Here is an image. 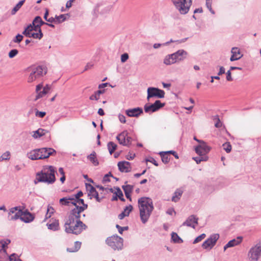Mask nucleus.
<instances>
[{
    "label": "nucleus",
    "mask_w": 261,
    "mask_h": 261,
    "mask_svg": "<svg viewBox=\"0 0 261 261\" xmlns=\"http://www.w3.org/2000/svg\"><path fill=\"white\" fill-rule=\"evenodd\" d=\"M54 208L52 206L48 205L46 214L45 215V219L49 218L51 216V215L54 213Z\"/></svg>",
    "instance_id": "ea45409f"
},
{
    "label": "nucleus",
    "mask_w": 261,
    "mask_h": 261,
    "mask_svg": "<svg viewBox=\"0 0 261 261\" xmlns=\"http://www.w3.org/2000/svg\"><path fill=\"white\" fill-rule=\"evenodd\" d=\"M226 80L229 82L233 81V78L231 76V72L229 70L226 72Z\"/></svg>",
    "instance_id": "5fc2aeb1"
},
{
    "label": "nucleus",
    "mask_w": 261,
    "mask_h": 261,
    "mask_svg": "<svg viewBox=\"0 0 261 261\" xmlns=\"http://www.w3.org/2000/svg\"><path fill=\"white\" fill-rule=\"evenodd\" d=\"M44 24H47V23L44 22L40 16H36L33 20L32 24L29 25L22 34L26 37L41 39L43 37V34L40 27Z\"/></svg>",
    "instance_id": "f03ea898"
},
{
    "label": "nucleus",
    "mask_w": 261,
    "mask_h": 261,
    "mask_svg": "<svg viewBox=\"0 0 261 261\" xmlns=\"http://www.w3.org/2000/svg\"><path fill=\"white\" fill-rule=\"evenodd\" d=\"M250 261H257L261 257V244L258 243L252 247L248 253Z\"/></svg>",
    "instance_id": "1a4fd4ad"
},
{
    "label": "nucleus",
    "mask_w": 261,
    "mask_h": 261,
    "mask_svg": "<svg viewBox=\"0 0 261 261\" xmlns=\"http://www.w3.org/2000/svg\"><path fill=\"white\" fill-rule=\"evenodd\" d=\"M24 2V0L20 1L13 8L12 11V14H14L21 8Z\"/></svg>",
    "instance_id": "79ce46f5"
},
{
    "label": "nucleus",
    "mask_w": 261,
    "mask_h": 261,
    "mask_svg": "<svg viewBox=\"0 0 261 261\" xmlns=\"http://www.w3.org/2000/svg\"><path fill=\"white\" fill-rule=\"evenodd\" d=\"M118 118L120 121L123 123H125L126 122L125 117L122 114H119L118 115Z\"/></svg>",
    "instance_id": "052dcab7"
},
{
    "label": "nucleus",
    "mask_w": 261,
    "mask_h": 261,
    "mask_svg": "<svg viewBox=\"0 0 261 261\" xmlns=\"http://www.w3.org/2000/svg\"><path fill=\"white\" fill-rule=\"evenodd\" d=\"M34 219L33 215L27 211H23L21 214L20 219L25 223H29L32 221Z\"/></svg>",
    "instance_id": "393cba45"
},
{
    "label": "nucleus",
    "mask_w": 261,
    "mask_h": 261,
    "mask_svg": "<svg viewBox=\"0 0 261 261\" xmlns=\"http://www.w3.org/2000/svg\"><path fill=\"white\" fill-rule=\"evenodd\" d=\"M81 243L78 241L74 243L73 246L67 248V251L69 252H75L77 251L81 248Z\"/></svg>",
    "instance_id": "7c9ffc66"
},
{
    "label": "nucleus",
    "mask_w": 261,
    "mask_h": 261,
    "mask_svg": "<svg viewBox=\"0 0 261 261\" xmlns=\"http://www.w3.org/2000/svg\"><path fill=\"white\" fill-rule=\"evenodd\" d=\"M219 238V235L218 233L211 235L209 238L203 243L202 247L205 249H211L215 245Z\"/></svg>",
    "instance_id": "ddd939ff"
},
{
    "label": "nucleus",
    "mask_w": 261,
    "mask_h": 261,
    "mask_svg": "<svg viewBox=\"0 0 261 261\" xmlns=\"http://www.w3.org/2000/svg\"><path fill=\"white\" fill-rule=\"evenodd\" d=\"M23 39V36L20 34H18L16 37L14 42L19 43L22 41Z\"/></svg>",
    "instance_id": "bf43d9fd"
},
{
    "label": "nucleus",
    "mask_w": 261,
    "mask_h": 261,
    "mask_svg": "<svg viewBox=\"0 0 261 261\" xmlns=\"http://www.w3.org/2000/svg\"><path fill=\"white\" fill-rule=\"evenodd\" d=\"M59 202L62 205H74L75 208L72 210H79V208L80 207L86 206L87 208L88 207L87 204L84 203L83 199L77 201L76 199L72 197H66L62 198L60 199Z\"/></svg>",
    "instance_id": "423d86ee"
},
{
    "label": "nucleus",
    "mask_w": 261,
    "mask_h": 261,
    "mask_svg": "<svg viewBox=\"0 0 261 261\" xmlns=\"http://www.w3.org/2000/svg\"><path fill=\"white\" fill-rule=\"evenodd\" d=\"M232 55L230 57V60L231 61H234L241 59L242 57V55L241 54L240 49L238 47H233L231 49Z\"/></svg>",
    "instance_id": "5701e85b"
},
{
    "label": "nucleus",
    "mask_w": 261,
    "mask_h": 261,
    "mask_svg": "<svg viewBox=\"0 0 261 261\" xmlns=\"http://www.w3.org/2000/svg\"><path fill=\"white\" fill-rule=\"evenodd\" d=\"M47 21L49 22L50 23H57L56 17H50L48 20H47Z\"/></svg>",
    "instance_id": "774afa93"
},
{
    "label": "nucleus",
    "mask_w": 261,
    "mask_h": 261,
    "mask_svg": "<svg viewBox=\"0 0 261 261\" xmlns=\"http://www.w3.org/2000/svg\"><path fill=\"white\" fill-rule=\"evenodd\" d=\"M173 54L171 55H168L166 56L164 60V63L167 65H169L175 63L176 62V60H175V57H174Z\"/></svg>",
    "instance_id": "cd10ccee"
},
{
    "label": "nucleus",
    "mask_w": 261,
    "mask_h": 261,
    "mask_svg": "<svg viewBox=\"0 0 261 261\" xmlns=\"http://www.w3.org/2000/svg\"><path fill=\"white\" fill-rule=\"evenodd\" d=\"M225 73V68L223 67H220L219 71L218 73V75H222Z\"/></svg>",
    "instance_id": "338daca9"
},
{
    "label": "nucleus",
    "mask_w": 261,
    "mask_h": 261,
    "mask_svg": "<svg viewBox=\"0 0 261 261\" xmlns=\"http://www.w3.org/2000/svg\"><path fill=\"white\" fill-rule=\"evenodd\" d=\"M86 188L88 192V196H90V199L95 198L97 201L100 202L103 196H99L98 192L90 184H86Z\"/></svg>",
    "instance_id": "2eb2a0df"
},
{
    "label": "nucleus",
    "mask_w": 261,
    "mask_h": 261,
    "mask_svg": "<svg viewBox=\"0 0 261 261\" xmlns=\"http://www.w3.org/2000/svg\"><path fill=\"white\" fill-rule=\"evenodd\" d=\"M165 106L164 103H162L160 100H156L154 103L150 105H145L144 111L146 113L154 112Z\"/></svg>",
    "instance_id": "f3484780"
},
{
    "label": "nucleus",
    "mask_w": 261,
    "mask_h": 261,
    "mask_svg": "<svg viewBox=\"0 0 261 261\" xmlns=\"http://www.w3.org/2000/svg\"><path fill=\"white\" fill-rule=\"evenodd\" d=\"M23 211L21 206H16L11 208L9 212L8 217L11 220L20 219Z\"/></svg>",
    "instance_id": "4468645a"
},
{
    "label": "nucleus",
    "mask_w": 261,
    "mask_h": 261,
    "mask_svg": "<svg viewBox=\"0 0 261 261\" xmlns=\"http://www.w3.org/2000/svg\"><path fill=\"white\" fill-rule=\"evenodd\" d=\"M47 69L41 66H34L31 68V72L28 77L27 81L29 83H33L46 74Z\"/></svg>",
    "instance_id": "39448f33"
},
{
    "label": "nucleus",
    "mask_w": 261,
    "mask_h": 261,
    "mask_svg": "<svg viewBox=\"0 0 261 261\" xmlns=\"http://www.w3.org/2000/svg\"><path fill=\"white\" fill-rule=\"evenodd\" d=\"M46 113L45 112H39V111H37L36 113V115L37 116H38L40 118H43L44 117V116L45 115Z\"/></svg>",
    "instance_id": "680f3d73"
},
{
    "label": "nucleus",
    "mask_w": 261,
    "mask_h": 261,
    "mask_svg": "<svg viewBox=\"0 0 261 261\" xmlns=\"http://www.w3.org/2000/svg\"><path fill=\"white\" fill-rule=\"evenodd\" d=\"M210 150L211 147L203 141L200 142V144L195 148L196 152L200 156L208 153Z\"/></svg>",
    "instance_id": "a211bd4d"
},
{
    "label": "nucleus",
    "mask_w": 261,
    "mask_h": 261,
    "mask_svg": "<svg viewBox=\"0 0 261 261\" xmlns=\"http://www.w3.org/2000/svg\"><path fill=\"white\" fill-rule=\"evenodd\" d=\"M116 227L118 228L119 232L121 234L122 233L124 230L127 229V227H121L120 226H119V225H117Z\"/></svg>",
    "instance_id": "13d9d810"
},
{
    "label": "nucleus",
    "mask_w": 261,
    "mask_h": 261,
    "mask_svg": "<svg viewBox=\"0 0 261 261\" xmlns=\"http://www.w3.org/2000/svg\"><path fill=\"white\" fill-rule=\"evenodd\" d=\"M39 156H41L40 160L47 159L50 155H55L56 150L52 148H41L38 149Z\"/></svg>",
    "instance_id": "dca6fc26"
},
{
    "label": "nucleus",
    "mask_w": 261,
    "mask_h": 261,
    "mask_svg": "<svg viewBox=\"0 0 261 261\" xmlns=\"http://www.w3.org/2000/svg\"><path fill=\"white\" fill-rule=\"evenodd\" d=\"M146 161L152 163L156 166H158V164L157 163V162L152 158H150L149 159L147 160Z\"/></svg>",
    "instance_id": "0e129e2a"
},
{
    "label": "nucleus",
    "mask_w": 261,
    "mask_h": 261,
    "mask_svg": "<svg viewBox=\"0 0 261 261\" xmlns=\"http://www.w3.org/2000/svg\"><path fill=\"white\" fill-rule=\"evenodd\" d=\"M57 23H61L66 19V16L64 14H61L59 16H56Z\"/></svg>",
    "instance_id": "49530a36"
},
{
    "label": "nucleus",
    "mask_w": 261,
    "mask_h": 261,
    "mask_svg": "<svg viewBox=\"0 0 261 261\" xmlns=\"http://www.w3.org/2000/svg\"><path fill=\"white\" fill-rule=\"evenodd\" d=\"M211 4H212V0H206V6H207V7L208 8V9L210 10V11L213 13V14H214V11L212 10V6H211Z\"/></svg>",
    "instance_id": "6e6d98bb"
},
{
    "label": "nucleus",
    "mask_w": 261,
    "mask_h": 261,
    "mask_svg": "<svg viewBox=\"0 0 261 261\" xmlns=\"http://www.w3.org/2000/svg\"><path fill=\"white\" fill-rule=\"evenodd\" d=\"M176 62L181 61L186 58L187 53L184 50H179L175 53H173Z\"/></svg>",
    "instance_id": "a878e982"
},
{
    "label": "nucleus",
    "mask_w": 261,
    "mask_h": 261,
    "mask_svg": "<svg viewBox=\"0 0 261 261\" xmlns=\"http://www.w3.org/2000/svg\"><path fill=\"white\" fill-rule=\"evenodd\" d=\"M214 120H216V123L215 124V126L216 127L219 128L222 126V123L221 122L218 116H215Z\"/></svg>",
    "instance_id": "09e8293b"
},
{
    "label": "nucleus",
    "mask_w": 261,
    "mask_h": 261,
    "mask_svg": "<svg viewBox=\"0 0 261 261\" xmlns=\"http://www.w3.org/2000/svg\"><path fill=\"white\" fill-rule=\"evenodd\" d=\"M88 159L94 166H97L98 165L99 163L96 158V153L95 152H93L91 154L88 156Z\"/></svg>",
    "instance_id": "473e14b6"
},
{
    "label": "nucleus",
    "mask_w": 261,
    "mask_h": 261,
    "mask_svg": "<svg viewBox=\"0 0 261 261\" xmlns=\"http://www.w3.org/2000/svg\"><path fill=\"white\" fill-rule=\"evenodd\" d=\"M118 167L119 170L122 172H128L132 170L130 163L127 161L118 162Z\"/></svg>",
    "instance_id": "6ab92c4d"
},
{
    "label": "nucleus",
    "mask_w": 261,
    "mask_h": 261,
    "mask_svg": "<svg viewBox=\"0 0 261 261\" xmlns=\"http://www.w3.org/2000/svg\"><path fill=\"white\" fill-rule=\"evenodd\" d=\"M47 133V130L42 128H39L37 130L34 132L33 137L34 138L37 139L45 135Z\"/></svg>",
    "instance_id": "2f4dec72"
},
{
    "label": "nucleus",
    "mask_w": 261,
    "mask_h": 261,
    "mask_svg": "<svg viewBox=\"0 0 261 261\" xmlns=\"http://www.w3.org/2000/svg\"><path fill=\"white\" fill-rule=\"evenodd\" d=\"M83 195V192L82 191H79L76 195H75L74 196H72V197H74L75 199L77 200V201H78L82 199H80L79 198L82 196Z\"/></svg>",
    "instance_id": "4d7b16f0"
},
{
    "label": "nucleus",
    "mask_w": 261,
    "mask_h": 261,
    "mask_svg": "<svg viewBox=\"0 0 261 261\" xmlns=\"http://www.w3.org/2000/svg\"><path fill=\"white\" fill-rule=\"evenodd\" d=\"M106 244L114 250L121 249L123 247V240L118 236L108 237L106 240Z\"/></svg>",
    "instance_id": "6e6552de"
},
{
    "label": "nucleus",
    "mask_w": 261,
    "mask_h": 261,
    "mask_svg": "<svg viewBox=\"0 0 261 261\" xmlns=\"http://www.w3.org/2000/svg\"><path fill=\"white\" fill-rule=\"evenodd\" d=\"M18 51L17 49H12L9 52V57L10 58H12L14 57L15 56H16L18 54Z\"/></svg>",
    "instance_id": "3c124183"
},
{
    "label": "nucleus",
    "mask_w": 261,
    "mask_h": 261,
    "mask_svg": "<svg viewBox=\"0 0 261 261\" xmlns=\"http://www.w3.org/2000/svg\"><path fill=\"white\" fill-rule=\"evenodd\" d=\"M117 145L113 142H110L108 144V148L110 154H112L116 149Z\"/></svg>",
    "instance_id": "e433bc0d"
},
{
    "label": "nucleus",
    "mask_w": 261,
    "mask_h": 261,
    "mask_svg": "<svg viewBox=\"0 0 261 261\" xmlns=\"http://www.w3.org/2000/svg\"><path fill=\"white\" fill-rule=\"evenodd\" d=\"M207 157L205 156L193 158V159L197 164L200 163L201 161H206L207 160Z\"/></svg>",
    "instance_id": "c03bdc74"
},
{
    "label": "nucleus",
    "mask_w": 261,
    "mask_h": 261,
    "mask_svg": "<svg viewBox=\"0 0 261 261\" xmlns=\"http://www.w3.org/2000/svg\"><path fill=\"white\" fill-rule=\"evenodd\" d=\"M165 92L156 88L149 87L147 89V99L149 100L151 97H156L159 98H164L165 96Z\"/></svg>",
    "instance_id": "f8f14e48"
},
{
    "label": "nucleus",
    "mask_w": 261,
    "mask_h": 261,
    "mask_svg": "<svg viewBox=\"0 0 261 261\" xmlns=\"http://www.w3.org/2000/svg\"><path fill=\"white\" fill-rule=\"evenodd\" d=\"M110 181V179H109V175H106L103 178V179H102V181L103 182H109Z\"/></svg>",
    "instance_id": "69168bd1"
},
{
    "label": "nucleus",
    "mask_w": 261,
    "mask_h": 261,
    "mask_svg": "<svg viewBox=\"0 0 261 261\" xmlns=\"http://www.w3.org/2000/svg\"><path fill=\"white\" fill-rule=\"evenodd\" d=\"M129 58L128 55L127 53L122 54L121 56V61L122 63L126 62Z\"/></svg>",
    "instance_id": "603ef678"
},
{
    "label": "nucleus",
    "mask_w": 261,
    "mask_h": 261,
    "mask_svg": "<svg viewBox=\"0 0 261 261\" xmlns=\"http://www.w3.org/2000/svg\"><path fill=\"white\" fill-rule=\"evenodd\" d=\"M11 241L9 239L0 240V244L1 245L2 248L1 249H4L7 250L8 245L10 243Z\"/></svg>",
    "instance_id": "58836bf2"
},
{
    "label": "nucleus",
    "mask_w": 261,
    "mask_h": 261,
    "mask_svg": "<svg viewBox=\"0 0 261 261\" xmlns=\"http://www.w3.org/2000/svg\"><path fill=\"white\" fill-rule=\"evenodd\" d=\"M48 229L57 230L59 229V221L56 219H52L50 223L47 224Z\"/></svg>",
    "instance_id": "c756f323"
},
{
    "label": "nucleus",
    "mask_w": 261,
    "mask_h": 261,
    "mask_svg": "<svg viewBox=\"0 0 261 261\" xmlns=\"http://www.w3.org/2000/svg\"><path fill=\"white\" fill-rule=\"evenodd\" d=\"M51 86L49 85H46L43 87V83H40L36 86V92L37 95L35 100L44 96L50 90Z\"/></svg>",
    "instance_id": "9d476101"
},
{
    "label": "nucleus",
    "mask_w": 261,
    "mask_h": 261,
    "mask_svg": "<svg viewBox=\"0 0 261 261\" xmlns=\"http://www.w3.org/2000/svg\"><path fill=\"white\" fill-rule=\"evenodd\" d=\"M119 143L123 146H129L132 144V138L128 136L127 130H124L116 137Z\"/></svg>",
    "instance_id": "9b49d317"
},
{
    "label": "nucleus",
    "mask_w": 261,
    "mask_h": 261,
    "mask_svg": "<svg viewBox=\"0 0 261 261\" xmlns=\"http://www.w3.org/2000/svg\"><path fill=\"white\" fill-rule=\"evenodd\" d=\"M10 153L9 151H7L3 153L0 158V161L8 160L10 158Z\"/></svg>",
    "instance_id": "8fccbe9b"
},
{
    "label": "nucleus",
    "mask_w": 261,
    "mask_h": 261,
    "mask_svg": "<svg viewBox=\"0 0 261 261\" xmlns=\"http://www.w3.org/2000/svg\"><path fill=\"white\" fill-rule=\"evenodd\" d=\"M135 156V154L129 153L126 156V159L128 160H133Z\"/></svg>",
    "instance_id": "e2e57ef3"
},
{
    "label": "nucleus",
    "mask_w": 261,
    "mask_h": 261,
    "mask_svg": "<svg viewBox=\"0 0 261 261\" xmlns=\"http://www.w3.org/2000/svg\"><path fill=\"white\" fill-rule=\"evenodd\" d=\"M171 238H172V240L175 243H179V242H180V241H181V240L179 237V236L177 235V234L176 233H175V232H173L172 233Z\"/></svg>",
    "instance_id": "a18cd8bd"
},
{
    "label": "nucleus",
    "mask_w": 261,
    "mask_h": 261,
    "mask_svg": "<svg viewBox=\"0 0 261 261\" xmlns=\"http://www.w3.org/2000/svg\"><path fill=\"white\" fill-rule=\"evenodd\" d=\"M140 216L143 223H145L149 218L154 207L151 198L143 197L138 199Z\"/></svg>",
    "instance_id": "7ed1b4c3"
},
{
    "label": "nucleus",
    "mask_w": 261,
    "mask_h": 261,
    "mask_svg": "<svg viewBox=\"0 0 261 261\" xmlns=\"http://www.w3.org/2000/svg\"><path fill=\"white\" fill-rule=\"evenodd\" d=\"M172 2L181 14H187L192 5V0H172Z\"/></svg>",
    "instance_id": "0eeeda50"
},
{
    "label": "nucleus",
    "mask_w": 261,
    "mask_h": 261,
    "mask_svg": "<svg viewBox=\"0 0 261 261\" xmlns=\"http://www.w3.org/2000/svg\"><path fill=\"white\" fill-rule=\"evenodd\" d=\"M183 191L180 189H177L174 193V195L172 196V200L174 202L177 201L180 198Z\"/></svg>",
    "instance_id": "f704fd0d"
},
{
    "label": "nucleus",
    "mask_w": 261,
    "mask_h": 261,
    "mask_svg": "<svg viewBox=\"0 0 261 261\" xmlns=\"http://www.w3.org/2000/svg\"><path fill=\"white\" fill-rule=\"evenodd\" d=\"M55 173V169L53 166H44L40 172L37 173L36 179L38 182L53 184L56 180Z\"/></svg>",
    "instance_id": "20e7f679"
},
{
    "label": "nucleus",
    "mask_w": 261,
    "mask_h": 261,
    "mask_svg": "<svg viewBox=\"0 0 261 261\" xmlns=\"http://www.w3.org/2000/svg\"><path fill=\"white\" fill-rule=\"evenodd\" d=\"M79 210H72L64 224L67 233L79 234L86 229L87 226L80 220L81 213L86 208V206L79 208Z\"/></svg>",
    "instance_id": "f257e3e1"
},
{
    "label": "nucleus",
    "mask_w": 261,
    "mask_h": 261,
    "mask_svg": "<svg viewBox=\"0 0 261 261\" xmlns=\"http://www.w3.org/2000/svg\"><path fill=\"white\" fill-rule=\"evenodd\" d=\"M27 156L32 160H40L41 156H39L38 149H34L30 151L27 153Z\"/></svg>",
    "instance_id": "bb28decb"
},
{
    "label": "nucleus",
    "mask_w": 261,
    "mask_h": 261,
    "mask_svg": "<svg viewBox=\"0 0 261 261\" xmlns=\"http://www.w3.org/2000/svg\"><path fill=\"white\" fill-rule=\"evenodd\" d=\"M100 97L99 96V95H98V94L95 92H94V93L92 95H91L90 96V99L91 100H97L99 99Z\"/></svg>",
    "instance_id": "864d4df0"
},
{
    "label": "nucleus",
    "mask_w": 261,
    "mask_h": 261,
    "mask_svg": "<svg viewBox=\"0 0 261 261\" xmlns=\"http://www.w3.org/2000/svg\"><path fill=\"white\" fill-rule=\"evenodd\" d=\"M224 150L227 152L229 153L231 150V145L229 142H226L223 144Z\"/></svg>",
    "instance_id": "37998d69"
},
{
    "label": "nucleus",
    "mask_w": 261,
    "mask_h": 261,
    "mask_svg": "<svg viewBox=\"0 0 261 261\" xmlns=\"http://www.w3.org/2000/svg\"><path fill=\"white\" fill-rule=\"evenodd\" d=\"M125 113L129 117H137L143 113V110L139 107L135 108L126 110Z\"/></svg>",
    "instance_id": "aec40b11"
},
{
    "label": "nucleus",
    "mask_w": 261,
    "mask_h": 261,
    "mask_svg": "<svg viewBox=\"0 0 261 261\" xmlns=\"http://www.w3.org/2000/svg\"><path fill=\"white\" fill-rule=\"evenodd\" d=\"M108 190H110L111 192L113 193L115 195V196H113L112 198L113 200H117V198H119L121 201H124L122 192L121 191L120 188H114V189L111 188L109 189Z\"/></svg>",
    "instance_id": "4be33fe9"
},
{
    "label": "nucleus",
    "mask_w": 261,
    "mask_h": 261,
    "mask_svg": "<svg viewBox=\"0 0 261 261\" xmlns=\"http://www.w3.org/2000/svg\"><path fill=\"white\" fill-rule=\"evenodd\" d=\"M206 237L205 233H202L201 235L197 237L194 241L193 244H196L200 241H201L203 239H204Z\"/></svg>",
    "instance_id": "de8ad7c7"
},
{
    "label": "nucleus",
    "mask_w": 261,
    "mask_h": 261,
    "mask_svg": "<svg viewBox=\"0 0 261 261\" xmlns=\"http://www.w3.org/2000/svg\"><path fill=\"white\" fill-rule=\"evenodd\" d=\"M242 237H238L236 239L230 240L224 246V250H226V249L228 248L232 247L239 245L242 242Z\"/></svg>",
    "instance_id": "b1692460"
},
{
    "label": "nucleus",
    "mask_w": 261,
    "mask_h": 261,
    "mask_svg": "<svg viewBox=\"0 0 261 261\" xmlns=\"http://www.w3.org/2000/svg\"><path fill=\"white\" fill-rule=\"evenodd\" d=\"M162 158V162L164 163H168L170 161L169 155L166 152H161L160 153Z\"/></svg>",
    "instance_id": "4c0bfd02"
},
{
    "label": "nucleus",
    "mask_w": 261,
    "mask_h": 261,
    "mask_svg": "<svg viewBox=\"0 0 261 261\" xmlns=\"http://www.w3.org/2000/svg\"><path fill=\"white\" fill-rule=\"evenodd\" d=\"M133 210V206L131 205H129L128 206H126L124 211L118 215V218L120 220L123 219L125 217L128 216L130 213V212Z\"/></svg>",
    "instance_id": "c85d7f7f"
},
{
    "label": "nucleus",
    "mask_w": 261,
    "mask_h": 261,
    "mask_svg": "<svg viewBox=\"0 0 261 261\" xmlns=\"http://www.w3.org/2000/svg\"><path fill=\"white\" fill-rule=\"evenodd\" d=\"M9 258L7 250L0 249V261H8Z\"/></svg>",
    "instance_id": "72a5a7b5"
},
{
    "label": "nucleus",
    "mask_w": 261,
    "mask_h": 261,
    "mask_svg": "<svg viewBox=\"0 0 261 261\" xmlns=\"http://www.w3.org/2000/svg\"><path fill=\"white\" fill-rule=\"evenodd\" d=\"M123 189L124 191V193H125L126 198L131 200L130 193L132 192V187H130V186L127 185V186H123Z\"/></svg>",
    "instance_id": "c9c22d12"
},
{
    "label": "nucleus",
    "mask_w": 261,
    "mask_h": 261,
    "mask_svg": "<svg viewBox=\"0 0 261 261\" xmlns=\"http://www.w3.org/2000/svg\"><path fill=\"white\" fill-rule=\"evenodd\" d=\"M198 224V219L193 215L188 217L186 221L183 223V225L195 228Z\"/></svg>",
    "instance_id": "412c9836"
},
{
    "label": "nucleus",
    "mask_w": 261,
    "mask_h": 261,
    "mask_svg": "<svg viewBox=\"0 0 261 261\" xmlns=\"http://www.w3.org/2000/svg\"><path fill=\"white\" fill-rule=\"evenodd\" d=\"M8 261H22L19 256L16 253H12L9 255Z\"/></svg>",
    "instance_id": "a19ab883"
}]
</instances>
